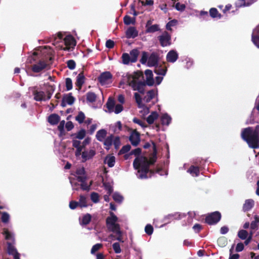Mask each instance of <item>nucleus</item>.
I'll list each match as a JSON object with an SVG mask.
<instances>
[{
    "label": "nucleus",
    "mask_w": 259,
    "mask_h": 259,
    "mask_svg": "<svg viewBox=\"0 0 259 259\" xmlns=\"http://www.w3.org/2000/svg\"><path fill=\"white\" fill-rule=\"evenodd\" d=\"M121 128L122 124L119 121L110 126V130L114 133H118L121 130Z\"/></svg>",
    "instance_id": "nucleus-24"
},
{
    "label": "nucleus",
    "mask_w": 259,
    "mask_h": 259,
    "mask_svg": "<svg viewBox=\"0 0 259 259\" xmlns=\"http://www.w3.org/2000/svg\"><path fill=\"white\" fill-rule=\"evenodd\" d=\"M161 121L163 125H168L171 121V117L167 114H164L161 116Z\"/></svg>",
    "instance_id": "nucleus-33"
},
{
    "label": "nucleus",
    "mask_w": 259,
    "mask_h": 259,
    "mask_svg": "<svg viewBox=\"0 0 259 259\" xmlns=\"http://www.w3.org/2000/svg\"><path fill=\"white\" fill-rule=\"evenodd\" d=\"M159 30V25L157 24H154L148 27V28L146 29V31L147 33H153Z\"/></svg>",
    "instance_id": "nucleus-40"
},
{
    "label": "nucleus",
    "mask_w": 259,
    "mask_h": 259,
    "mask_svg": "<svg viewBox=\"0 0 259 259\" xmlns=\"http://www.w3.org/2000/svg\"><path fill=\"white\" fill-rule=\"evenodd\" d=\"M86 146H83L78 155L76 154V150H75V155L77 159L81 160L82 162L86 161L92 158L96 154V152L94 149H91L85 150Z\"/></svg>",
    "instance_id": "nucleus-6"
},
{
    "label": "nucleus",
    "mask_w": 259,
    "mask_h": 259,
    "mask_svg": "<svg viewBox=\"0 0 259 259\" xmlns=\"http://www.w3.org/2000/svg\"><path fill=\"white\" fill-rule=\"evenodd\" d=\"M156 159V156L155 153L149 159L144 156H140L135 159L133 163L134 167L138 170L139 174L138 177L140 178H147L146 174L149 171V167L155 162Z\"/></svg>",
    "instance_id": "nucleus-1"
},
{
    "label": "nucleus",
    "mask_w": 259,
    "mask_h": 259,
    "mask_svg": "<svg viewBox=\"0 0 259 259\" xmlns=\"http://www.w3.org/2000/svg\"><path fill=\"white\" fill-rule=\"evenodd\" d=\"M113 248L116 253H119L121 252V249L120 245L118 243L116 242L113 244Z\"/></svg>",
    "instance_id": "nucleus-55"
},
{
    "label": "nucleus",
    "mask_w": 259,
    "mask_h": 259,
    "mask_svg": "<svg viewBox=\"0 0 259 259\" xmlns=\"http://www.w3.org/2000/svg\"><path fill=\"white\" fill-rule=\"evenodd\" d=\"M84 77L82 73H79L76 78V85L77 87L79 88V89H80L82 84L84 83Z\"/></svg>",
    "instance_id": "nucleus-32"
},
{
    "label": "nucleus",
    "mask_w": 259,
    "mask_h": 259,
    "mask_svg": "<svg viewBox=\"0 0 259 259\" xmlns=\"http://www.w3.org/2000/svg\"><path fill=\"white\" fill-rule=\"evenodd\" d=\"M112 75L109 72L102 73L99 77V81L102 85H107L112 82Z\"/></svg>",
    "instance_id": "nucleus-10"
},
{
    "label": "nucleus",
    "mask_w": 259,
    "mask_h": 259,
    "mask_svg": "<svg viewBox=\"0 0 259 259\" xmlns=\"http://www.w3.org/2000/svg\"><path fill=\"white\" fill-rule=\"evenodd\" d=\"M86 135V132L84 130H81L77 133L72 135V147L76 149V154L78 155L81 148L83 146H86L90 142V138H87L83 140Z\"/></svg>",
    "instance_id": "nucleus-4"
},
{
    "label": "nucleus",
    "mask_w": 259,
    "mask_h": 259,
    "mask_svg": "<svg viewBox=\"0 0 259 259\" xmlns=\"http://www.w3.org/2000/svg\"><path fill=\"white\" fill-rule=\"evenodd\" d=\"M241 137L250 147L259 148V125H256L254 130L250 127L245 128L241 133Z\"/></svg>",
    "instance_id": "nucleus-3"
},
{
    "label": "nucleus",
    "mask_w": 259,
    "mask_h": 259,
    "mask_svg": "<svg viewBox=\"0 0 259 259\" xmlns=\"http://www.w3.org/2000/svg\"><path fill=\"white\" fill-rule=\"evenodd\" d=\"M254 205V201L251 199H248L246 200L243 205V210L247 211L250 209Z\"/></svg>",
    "instance_id": "nucleus-34"
},
{
    "label": "nucleus",
    "mask_w": 259,
    "mask_h": 259,
    "mask_svg": "<svg viewBox=\"0 0 259 259\" xmlns=\"http://www.w3.org/2000/svg\"><path fill=\"white\" fill-rule=\"evenodd\" d=\"M131 149V146L129 145H125L123 146L122 149L120 150L119 153L120 154H123L126 152H127L130 151Z\"/></svg>",
    "instance_id": "nucleus-62"
},
{
    "label": "nucleus",
    "mask_w": 259,
    "mask_h": 259,
    "mask_svg": "<svg viewBox=\"0 0 259 259\" xmlns=\"http://www.w3.org/2000/svg\"><path fill=\"white\" fill-rule=\"evenodd\" d=\"M59 120L60 117L55 114L51 115L48 118V121L51 124H56Z\"/></svg>",
    "instance_id": "nucleus-31"
},
{
    "label": "nucleus",
    "mask_w": 259,
    "mask_h": 259,
    "mask_svg": "<svg viewBox=\"0 0 259 259\" xmlns=\"http://www.w3.org/2000/svg\"><path fill=\"white\" fill-rule=\"evenodd\" d=\"M113 198L115 201L119 203L122 202L123 199V197L118 193H115L113 194Z\"/></svg>",
    "instance_id": "nucleus-48"
},
{
    "label": "nucleus",
    "mask_w": 259,
    "mask_h": 259,
    "mask_svg": "<svg viewBox=\"0 0 259 259\" xmlns=\"http://www.w3.org/2000/svg\"><path fill=\"white\" fill-rule=\"evenodd\" d=\"M91 219V216L89 214H87L84 215L82 219L81 223L83 225L88 224Z\"/></svg>",
    "instance_id": "nucleus-45"
},
{
    "label": "nucleus",
    "mask_w": 259,
    "mask_h": 259,
    "mask_svg": "<svg viewBox=\"0 0 259 259\" xmlns=\"http://www.w3.org/2000/svg\"><path fill=\"white\" fill-rule=\"evenodd\" d=\"M221 217V213L215 211L208 215L206 218L205 221L207 224L212 225L218 223L220 221Z\"/></svg>",
    "instance_id": "nucleus-11"
},
{
    "label": "nucleus",
    "mask_w": 259,
    "mask_h": 259,
    "mask_svg": "<svg viewBox=\"0 0 259 259\" xmlns=\"http://www.w3.org/2000/svg\"><path fill=\"white\" fill-rule=\"evenodd\" d=\"M88 205L87 198L83 195H80L78 201L72 200L69 203V207L71 209H74L78 207H86Z\"/></svg>",
    "instance_id": "nucleus-9"
},
{
    "label": "nucleus",
    "mask_w": 259,
    "mask_h": 259,
    "mask_svg": "<svg viewBox=\"0 0 259 259\" xmlns=\"http://www.w3.org/2000/svg\"><path fill=\"white\" fill-rule=\"evenodd\" d=\"M146 76V82L149 85H152L154 84L153 73L151 70H146L145 72Z\"/></svg>",
    "instance_id": "nucleus-22"
},
{
    "label": "nucleus",
    "mask_w": 259,
    "mask_h": 259,
    "mask_svg": "<svg viewBox=\"0 0 259 259\" xmlns=\"http://www.w3.org/2000/svg\"><path fill=\"white\" fill-rule=\"evenodd\" d=\"M159 116L157 112L154 111L151 112V113L147 117L146 120L149 124H152L154 123L155 120H156Z\"/></svg>",
    "instance_id": "nucleus-28"
},
{
    "label": "nucleus",
    "mask_w": 259,
    "mask_h": 259,
    "mask_svg": "<svg viewBox=\"0 0 259 259\" xmlns=\"http://www.w3.org/2000/svg\"><path fill=\"white\" fill-rule=\"evenodd\" d=\"M118 222V218L113 212H110V216L106 219L108 229L116 234H120L121 231Z\"/></svg>",
    "instance_id": "nucleus-5"
},
{
    "label": "nucleus",
    "mask_w": 259,
    "mask_h": 259,
    "mask_svg": "<svg viewBox=\"0 0 259 259\" xmlns=\"http://www.w3.org/2000/svg\"><path fill=\"white\" fill-rule=\"evenodd\" d=\"M157 56L155 54H152L149 57L148 60V65L149 66H154L157 63Z\"/></svg>",
    "instance_id": "nucleus-26"
},
{
    "label": "nucleus",
    "mask_w": 259,
    "mask_h": 259,
    "mask_svg": "<svg viewBox=\"0 0 259 259\" xmlns=\"http://www.w3.org/2000/svg\"><path fill=\"white\" fill-rule=\"evenodd\" d=\"M252 41L253 44L259 48V25L253 30Z\"/></svg>",
    "instance_id": "nucleus-17"
},
{
    "label": "nucleus",
    "mask_w": 259,
    "mask_h": 259,
    "mask_svg": "<svg viewBox=\"0 0 259 259\" xmlns=\"http://www.w3.org/2000/svg\"><path fill=\"white\" fill-rule=\"evenodd\" d=\"M74 102V98L70 94L65 95L62 99V104L63 106L66 105H71Z\"/></svg>",
    "instance_id": "nucleus-20"
},
{
    "label": "nucleus",
    "mask_w": 259,
    "mask_h": 259,
    "mask_svg": "<svg viewBox=\"0 0 259 259\" xmlns=\"http://www.w3.org/2000/svg\"><path fill=\"white\" fill-rule=\"evenodd\" d=\"M107 132L105 130H101L97 132L96 134V138L100 141H103L106 136Z\"/></svg>",
    "instance_id": "nucleus-29"
},
{
    "label": "nucleus",
    "mask_w": 259,
    "mask_h": 259,
    "mask_svg": "<svg viewBox=\"0 0 259 259\" xmlns=\"http://www.w3.org/2000/svg\"><path fill=\"white\" fill-rule=\"evenodd\" d=\"M8 252L9 254L14 256V259H20L19 254L17 252L14 246L10 242H8Z\"/></svg>",
    "instance_id": "nucleus-18"
},
{
    "label": "nucleus",
    "mask_w": 259,
    "mask_h": 259,
    "mask_svg": "<svg viewBox=\"0 0 259 259\" xmlns=\"http://www.w3.org/2000/svg\"><path fill=\"white\" fill-rule=\"evenodd\" d=\"M86 98L88 102L93 103L96 101L97 96L93 92H89L86 94Z\"/></svg>",
    "instance_id": "nucleus-35"
},
{
    "label": "nucleus",
    "mask_w": 259,
    "mask_h": 259,
    "mask_svg": "<svg viewBox=\"0 0 259 259\" xmlns=\"http://www.w3.org/2000/svg\"><path fill=\"white\" fill-rule=\"evenodd\" d=\"M114 41L110 39L108 40L106 42V47L109 49L112 48L114 47Z\"/></svg>",
    "instance_id": "nucleus-64"
},
{
    "label": "nucleus",
    "mask_w": 259,
    "mask_h": 259,
    "mask_svg": "<svg viewBox=\"0 0 259 259\" xmlns=\"http://www.w3.org/2000/svg\"><path fill=\"white\" fill-rule=\"evenodd\" d=\"M104 144L107 149H109L112 145L114 146L115 149H118L120 145V142L119 137L111 135L104 140Z\"/></svg>",
    "instance_id": "nucleus-8"
},
{
    "label": "nucleus",
    "mask_w": 259,
    "mask_h": 259,
    "mask_svg": "<svg viewBox=\"0 0 259 259\" xmlns=\"http://www.w3.org/2000/svg\"><path fill=\"white\" fill-rule=\"evenodd\" d=\"M209 14L212 18H221V15L219 13L218 11L215 8H211L209 10Z\"/></svg>",
    "instance_id": "nucleus-38"
},
{
    "label": "nucleus",
    "mask_w": 259,
    "mask_h": 259,
    "mask_svg": "<svg viewBox=\"0 0 259 259\" xmlns=\"http://www.w3.org/2000/svg\"><path fill=\"white\" fill-rule=\"evenodd\" d=\"M67 64L68 67L70 69H74L75 67V62L72 60L68 61Z\"/></svg>",
    "instance_id": "nucleus-59"
},
{
    "label": "nucleus",
    "mask_w": 259,
    "mask_h": 259,
    "mask_svg": "<svg viewBox=\"0 0 259 259\" xmlns=\"http://www.w3.org/2000/svg\"><path fill=\"white\" fill-rule=\"evenodd\" d=\"M51 94L49 92L45 93L42 91H36L34 93V99L36 101H45L51 97Z\"/></svg>",
    "instance_id": "nucleus-12"
},
{
    "label": "nucleus",
    "mask_w": 259,
    "mask_h": 259,
    "mask_svg": "<svg viewBox=\"0 0 259 259\" xmlns=\"http://www.w3.org/2000/svg\"><path fill=\"white\" fill-rule=\"evenodd\" d=\"M248 235V233L246 231L244 230H241L239 231L238 233V237L241 239H245L247 238Z\"/></svg>",
    "instance_id": "nucleus-47"
},
{
    "label": "nucleus",
    "mask_w": 259,
    "mask_h": 259,
    "mask_svg": "<svg viewBox=\"0 0 259 259\" xmlns=\"http://www.w3.org/2000/svg\"><path fill=\"white\" fill-rule=\"evenodd\" d=\"M105 189L107 191L108 193L110 195L113 191L112 187L110 183H103Z\"/></svg>",
    "instance_id": "nucleus-52"
},
{
    "label": "nucleus",
    "mask_w": 259,
    "mask_h": 259,
    "mask_svg": "<svg viewBox=\"0 0 259 259\" xmlns=\"http://www.w3.org/2000/svg\"><path fill=\"white\" fill-rule=\"evenodd\" d=\"M4 235L5 236L6 239L13 241L12 234L10 233L7 229H5L4 230Z\"/></svg>",
    "instance_id": "nucleus-49"
},
{
    "label": "nucleus",
    "mask_w": 259,
    "mask_h": 259,
    "mask_svg": "<svg viewBox=\"0 0 259 259\" xmlns=\"http://www.w3.org/2000/svg\"><path fill=\"white\" fill-rule=\"evenodd\" d=\"M143 74L140 72H134L132 74H126L124 76L120 84L126 82L134 91H138L143 94L145 84L143 81Z\"/></svg>",
    "instance_id": "nucleus-2"
},
{
    "label": "nucleus",
    "mask_w": 259,
    "mask_h": 259,
    "mask_svg": "<svg viewBox=\"0 0 259 259\" xmlns=\"http://www.w3.org/2000/svg\"><path fill=\"white\" fill-rule=\"evenodd\" d=\"M145 231L147 234L151 235L153 231V228L151 225H147L145 227Z\"/></svg>",
    "instance_id": "nucleus-56"
},
{
    "label": "nucleus",
    "mask_w": 259,
    "mask_h": 259,
    "mask_svg": "<svg viewBox=\"0 0 259 259\" xmlns=\"http://www.w3.org/2000/svg\"><path fill=\"white\" fill-rule=\"evenodd\" d=\"M133 122L135 123L139 124L143 128L147 127V125L144 121H143L136 118L133 119Z\"/></svg>",
    "instance_id": "nucleus-50"
},
{
    "label": "nucleus",
    "mask_w": 259,
    "mask_h": 259,
    "mask_svg": "<svg viewBox=\"0 0 259 259\" xmlns=\"http://www.w3.org/2000/svg\"><path fill=\"white\" fill-rule=\"evenodd\" d=\"M75 119L79 123H82L85 119V115L82 112H79Z\"/></svg>",
    "instance_id": "nucleus-44"
},
{
    "label": "nucleus",
    "mask_w": 259,
    "mask_h": 259,
    "mask_svg": "<svg viewBox=\"0 0 259 259\" xmlns=\"http://www.w3.org/2000/svg\"><path fill=\"white\" fill-rule=\"evenodd\" d=\"M170 36L166 32L159 37V40L162 46L165 47L170 44Z\"/></svg>",
    "instance_id": "nucleus-14"
},
{
    "label": "nucleus",
    "mask_w": 259,
    "mask_h": 259,
    "mask_svg": "<svg viewBox=\"0 0 259 259\" xmlns=\"http://www.w3.org/2000/svg\"><path fill=\"white\" fill-rule=\"evenodd\" d=\"M91 200L95 203H97L99 201V195L95 192L91 194Z\"/></svg>",
    "instance_id": "nucleus-57"
},
{
    "label": "nucleus",
    "mask_w": 259,
    "mask_h": 259,
    "mask_svg": "<svg viewBox=\"0 0 259 259\" xmlns=\"http://www.w3.org/2000/svg\"><path fill=\"white\" fill-rule=\"evenodd\" d=\"M0 213L2 214V221L5 223H8L10 219L9 214L6 212H1L0 211Z\"/></svg>",
    "instance_id": "nucleus-46"
},
{
    "label": "nucleus",
    "mask_w": 259,
    "mask_h": 259,
    "mask_svg": "<svg viewBox=\"0 0 259 259\" xmlns=\"http://www.w3.org/2000/svg\"><path fill=\"white\" fill-rule=\"evenodd\" d=\"M115 106V105L114 101L112 99H109V100L107 103V107L110 112L113 111V109H114Z\"/></svg>",
    "instance_id": "nucleus-43"
},
{
    "label": "nucleus",
    "mask_w": 259,
    "mask_h": 259,
    "mask_svg": "<svg viewBox=\"0 0 259 259\" xmlns=\"http://www.w3.org/2000/svg\"><path fill=\"white\" fill-rule=\"evenodd\" d=\"M188 171L193 176H198L199 172V170L198 167L191 166Z\"/></svg>",
    "instance_id": "nucleus-37"
},
{
    "label": "nucleus",
    "mask_w": 259,
    "mask_h": 259,
    "mask_svg": "<svg viewBox=\"0 0 259 259\" xmlns=\"http://www.w3.org/2000/svg\"><path fill=\"white\" fill-rule=\"evenodd\" d=\"M256 0H237L236 6L238 7L248 6L255 2Z\"/></svg>",
    "instance_id": "nucleus-25"
},
{
    "label": "nucleus",
    "mask_w": 259,
    "mask_h": 259,
    "mask_svg": "<svg viewBox=\"0 0 259 259\" xmlns=\"http://www.w3.org/2000/svg\"><path fill=\"white\" fill-rule=\"evenodd\" d=\"M138 35V31L135 27H130L126 31V36L128 38H135Z\"/></svg>",
    "instance_id": "nucleus-19"
},
{
    "label": "nucleus",
    "mask_w": 259,
    "mask_h": 259,
    "mask_svg": "<svg viewBox=\"0 0 259 259\" xmlns=\"http://www.w3.org/2000/svg\"><path fill=\"white\" fill-rule=\"evenodd\" d=\"M81 184V188L83 190H88L89 189L90 186L85 183V180L83 181H80Z\"/></svg>",
    "instance_id": "nucleus-63"
},
{
    "label": "nucleus",
    "mask_w": 259,
    "mask_h": 259,
    "mask_svg": "<svg viewBox=\"0 0 259 259\" xmlns=\"http://www.w3.org/2000/svg\"><path fill=\"white\" fill-rule=\"evenodd\" d=\"M259 223V217L257 215L254 216V221H252L250 224V228L251 230H256L257 227V224Z\"/></svg>",
    "instance_id": "nucleus-42"
},
{
    "label": "nucleus",
    "mask_w": 259,
    "mask_h": 259,
    "mask_svg": "<svg viewBox=\"0 0 259 259\" xmlns=\"http://www.w3.org/2000/svg\"><path fill=\"white\" fill-rule=\"evenodd\" d=\"M76 175L78 181H83L84 180H86L87 176L85 174V170L83 167L78 168L76 170Z\"/></svg>",
    "instance_id": "nucleus-21"
},
{
    "label": "nucleus",
    "mask_w": 259,
    "mask_h": 259,
    "mask_svg": "<svg viewBox=\"0 0 259 259\" xmlns=\"http://www.w3.org/2000/svg\"><path fill=\"white\" fill-rule=\"evenodd\" d=\"M102 247V244L98 243V244L94 245L91 249V253L92 254L95 253L96 251L99 250Z\"/></svg>",
    "instance_id": "nucleus-53"
},
{
    "label": "nucleus",
    "mask_w": 259,
    "mask_h": 259,
    "mask_svg": "<svg viewBox=\"0 0 259 259\" xmlns=\"http://www.w3.org/2000/svg\"><path fill=\"white\" fill-rule=\"evenodd\" d=\"M134 97L138 107L140 109L139 111L140 113L143 117H145L149 113V108L145 106V104L143 102L141 96L138 93L134 94Z\"/></svg>",
    "instance_id": "nucleus-7"
},
{
    "label": "nucleus",
    "mask_w": 259,
    "mask_h": 259,
    "mask_svg": "<svg viewBox=\"0 0 259 259\" xmlns=\"http://www.w3.org/2000/svg\"><path fill=\"white\" fill-rule=\"evenodd\" d=\"M138 55L139 51L136 49L133 50L130 52V56L132 62H135L137 61Z\"/></svg>",
    "instance_id": "nucleus-36"
},
{
    "label": "nucleus",
    "mask_w": 259,
    "mask_h": 259,
    "mask_svg": "<svg viewBox=\"0 0 259 259\" xmlns=\"http://www.w3.org/2000/svg\"><path fill=\"white\" fill-rule=\"evenodd\" d=\"M105 163L108 164L109 167H113L115 163V157L112 155L106 156L104 160Z\"/></svg>",
    "instance_id": "nucleus-30"
},
{
    "label": "nucleus",
    "mask_w": 259,
    "mask_h": 259,
    "mask_svg": "<svg viewBox=\"0 0 259 259\" xmlns=\"http://www.w3.org/2000/svg\"><path fill=\"white\" fill-rule=\"evenodd\" d=\"M48 66L47 63L44 61H40L38 63L34 65L32 70L34 72H39Z\"/></svg>",
    "instance_id": "nucleus-16"
},
{
    "label": "nucleus",
    "mask_w": 259,
    "mask_h": 259,
    "mask_svg": "<svg viewBox=\"0 0 259 259\" xmlns=\"http://www.w3.org/2000/svg\"><path fill=\"white\" fill-rule=\"evenodd\" d=\"M177 23V21L176 20H172L170 21H169L167 24H166V29L168 30H171V27L172 26H175Z\"/></svg>",
    "instance_id": "nucleus-58"
},
{
    "label": "nucleus",
    "mask_w": 259,
    "mask_h": 259,
    "mask_svg": "<svg viewBox=\"0 0 259 259\" xmlns=\"http://www.w3.org/2000/svg\"><path fill=\"white\" fill-rule=\"evenodd\" d=\"M166 58L168 62H174L178 59V54L175 51H171L167 54Z\"/></svg>",
    "instance_id": "nucleus-27"
},
{
    "label": "nucleus",
    "mask_w": 259,
    "mask_h": 259,
    "mask_svg": "<svg viewBox=\"0 0 259 259\" xmlns=\"http://www.w3.org/2000/svg\"><path fill=\"white\" fill-rule=\"evenodd\" d=\"M157 92L156 90H150L147 93L146 95L144 97L143 99H142L143 102L144 103H149L157 95Z\"/></svg>",
    "instance_id": "nucleus-15"
},
{
    "label": "nucleus",
    "mask_w": 259,
    "mask_h": 259,
    "mask_svg": "<svg viewBox=\"0 0 259 259\" xmlns=\"http://www.w3.org/2000/svg\"><path fill=\"white\" fill-rule=\"evenodd\" d=\"M130 140L133 145L137 146L140 142L139 134L136 132H132Z\"/></svg>",
    "instance_id": "nucleus-23"
},
{
    "label": "nucleus",
    "mask_w": 259,
    "mask_h": 259,
    "mask_svg": "<svg viewBox=\"0 0 259 259\" xmlns=\"http://www.w3.org/2000/svg\"><path fill=\"white\" fill-rule=\"evenodd\" d=\"M122 62L124 64H128L131 60V57L130 55L127 53H123L121 57Z\"/></svg>",
    "instance_id": "nucleus-39"
},
{
    "label": "nucleus",
    "mask_w": 259,
    "mask_h": 259,
    "mask_svg": "<svg viewBox=\"0 0 259 259\" xmlns=\"http://www.w3.org/2000/svg\"><path fill=\"white\" fill-rule=\"evenodd\" d=\"M123 110V107L121 104H117L115 106L113 111L115 113L118 114L121 112Z\"/></svg>",
    "instance_id": "nucleus-54"
},
{
    "label": "nucleus",
    "mask_w": 259,
    "mask_h": 259,
    "mask_svg": "<svg viewBox=\"0 0 259 259\" xmlns=\"http://www.w3.org/2000/svg\"><path fill=\"white\" fill-rule=\"evenodd\" d=\"M175 8L178 11H184L185 9V5L184 4H180L179 3H177L175 5Z\"/></svg>",
    "instance_id": "nucleus-60"
},
{
    "label": "nucleus",
    "mask_w": 259,
    "mask_h": 259,
    "mask_svg": "<svg viewBox=\"0 0 259 259\" xmlns=\"http://www.w3.org/2000/svg\"><path fill=\"white\" fill-rule=\"evenodd\" d=\"M123 21L126 25L134 24L135 23V18H132L128 16H125L124 17Z\"/></svg>",
    "instance_id": "nucleus-41"
},
{
    "label": "nucleus",
    "mask_w": 259,
    "mask_h": 259,
    "mask_svg": "<svg viewBox=\"0 0 259 259\" xmlns=\"http://www.w3.org/2000/svg\"><path fill=\"white\" fill-rule=\"evenodd\" d=\"M66 87L68 91L72 89V82L70 78H67L65 80Z\"/></svg>",
    "instance_id": "nucleus-51"
},
{
    "label": "nucleus",
    "mask_w": 259,
    "mask_h": 259,
    "mask_svg": "<svg viewBox=\"0 0 259 259\" xmlns=\"http://www.w3.org/2000/svg\"><path fill=\"white\" fill-rule=\"evenodd\" d=\"M64 43L66 46L63 49L64 50H69L73 48L76 45V42L74 38L71 35L66 36L64 39Z\"/></svg>",
    "instance_id": "nucleus-13"
},
{
    "label": "nucleus",
    "mask_w": 259,
    "mask_h": 259,
    "mask_svg": "<svg viewBox=\"0 0 259 259\" xmlns=\"http://www.w3.org/2000/svg\"><path fill=\"white\" fill-rule=\"evenodd\" d=\"M148 56L147 53L144 52L142 55V57L141 59V62L142 64H145L146 63H148Z\"/></svg>",
    "instance_id": "nucleus-61"
}]
</instances>
